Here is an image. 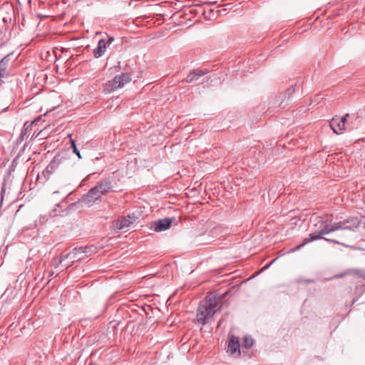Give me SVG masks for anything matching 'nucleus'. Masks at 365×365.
<instances>
[{
	"instance_id": "f257e3e1",
	"label": "nucleus",
	"mask_w": 365,
	"mask_h": 365,
	"mask_svg": "<svg viewBox=\"0 0 365 365\" xmlns=\"http://www.w3.org/2000/svg\"><path fill=\"white\" fill-rule=\"evenodd\" d=\"M220 299L212 294L207 295L204 300L200 302L197 310V322L205 325L215 314L220 311L218 307Z\"/></svg>"
},
{
	"instance_id": "f03ea898",
	"label": "nucleus",
	"mask_w": 365,
	"mask_h": 365,
	"mask_svg": "<svg viewBox=\"0 0 365 365\" xmlns=\"http://www.w3.org/2000/svg\"><path fill=\"white\" fill-rule=\"evenodd\" d=\"M112 182L109 179H105L91 188L86 195H83L82 200L85 203H91L100 199L102 195L112 191Z\"/></svg>"
},
{
	"instance_id": "7ed1b4c3",
	"label": "nucleus",
	"mask_w": 365,
	"mask_h": 365,
	"mask_svg": "<svg viewBox=\"0 0 365 365\" xmlns=\"http://www.w3.org/2000/svg\"><path fill=\"white\" fill-rule=\"evenodd\" d=\"M93 251L92 247H80L73 249L68 253L62 255L60 259V262L62 263L66 259H68L69 262L66 266L70 267L75 262H78L84 259L87 257L91 252Z\"/></svg>"
},
{
	"instance_id": "20e7f679",
	"label": "nucleus",
	"mask_w": 365,
	"mask_h": 365,
	"mask_svg": "<svg viewBox=\"0 0 365 365\" xmlns=\"http://www.w3.org/2000/svg\"><path fill=\"white\" fill-rule=\"evenodd\" d=\"M130 81V75L128 73H123L120 75L116 76L111 81H108L104 85V91L106 93H112L118 88H123Z\"/></svg>"
},
{
	"instance_id": "39448f33",
	"label": "nucleus",
	"mask_w": 365,
	"mask_h": 365,
	"mask_svg": "<svg viewBox=\"0 0 365 365\" xmlns=\"http://www.w3.org/2000/svg\"><path fill=\"white\" fill-rule=\"evenodd\" d=\"M138 219L139 214L136 215L135 213L120 217L113 222V227L117 230L129 229L138 222Z\"/></svg>"
},
{
	"instance_id": "423d86ee",
	"label": "nucleus",
	"mask_w": 365,
	"mask_h": 365,
	"mask_svg": "<svg viewBox=\"0 0 365 365\" xmlns=\"http://www.w3.org/2000/svg\"><path fill=\"white\" fill-rule=\"evenodd\" d=\"M350 117L349 113L345 114L342 117L335 116L329 122L330 127L333 132L337 135L341 134L347 129V118Z\"/></svg>"
},
{
	"instance_id": "0eeeda50",
	"label": "nucleus",
	"mask_w": 365,
	"mask_h": 365,
	"mask_svg": "<svg viewBox=\"0 0 365 365\" xmlns=\"http://www.w3.org/2000/svg\"><path fill=\"white\" fill-rule=\"evenodd\" d=\"M12 56L13 53H10L0 61V83H4V79L9 76Z\"/></svg>"
},
{
	"instance_id": "6e6552de",
	"label": "nucleus",
	"mask_w": 365,
	"mask_h": 365,
	"mask_svg": "<svg viewBox=\"0 0 365 365\" xmlns=\"http://www.w3.org/2000/svg\"><path fill=\"white\" fill-rule=\"evenodd\" d=\"M227 352L230 356L239 357L241 355L239 338L235 335H229Z\"/></svg>"
},
{
	"instance_id": "1a4fd4ad",
	"label": "nucleus",
	"mask_w": 365,
	"mask_h": 365,
	"mask_svg": "<svg viewBox=\"0 0 365 365\" xmlns=\"http://www.w3.org/2000/svg\"><path fill=\"white\" fill-rule=\"evenodd\" d=\"M210 72L207 69L197 68L191 71L187 77L182 81L187 83H190L197 81L200 77L206 75Z\"/></svg>"
},
{
	"instance_id": "9d476101",
	"label": "nucleus",
	"mask_w": 365,
	"mask_h": 365,
	"mask_svg": "<svg viewBox=\"0 0 365 365\" xmlns=\"http://www.w3.org/2000/svg\"><path fill=\"white\" fill-rule=\"evenodd\" d=\"M113 40V37H109L108 41L101 39L98 43L97 47L93 50V55L95 58H98L101 57L106 51L107 45L112 43Z\"/></svg>"
},
{
	"instance_id": "9b49d317",
	"label": "nucleus",
	"mask_w": 365,
	"mask_h": 365,
	"mask_svg": "<svg viewBox=\"0 0 365 365\" xmlns=\"http://www.w3.org/2000/svg\"><path fill=\"white\" fill-rule=\"evenodd\" d=\"M363 118V110H359L356 114H350V117L347 118V129L349 130L356 129L361 123V118Z\"/></svg>"
},
{
	"instance_id": "f8f14e48",
	"label": "nucleus",
	"mask_w": 365,
	"mask_h": 365,
	"mask_svg": "<svg viewBox=\"0 0 365 365\" xmlns=\"http://www.w3.org/2000/svg\"><path fill=\"white\" fill-rule=\"evenodd\" d=\"M296 87L297 84H294L288 88L284 93H281L274 103L281 106L283 103L289 101L292 98Z\"/></svg>"
},
{
	"instance_id": "ddd939ff",
	"label": "nucleus",
	"mask_w": 365,
	"mask_h": 365,
	"mask_svg": "<svg viewBox=\"0 0 365 365\" xmlns=\"http://www.w3.org/2000/svg\"><path fill=\"white\" fill-rule=\"evenodd\" d=\"M349 221L347 220H343L337 222H334L331 224V227L333 230V232L337 231V230H354V228H356L357 226L351 227V225H347V223Z\"/></svg>"
},
{
	"instance_id": "4468645a",
	"label": "nucleus",
	"mask_w": 365,
	"mask_h": 365,
	"mask_svg": "<svg viewBox=\"0 0 365 365\" xmlns=\"http://www.w3.org/2000/svg\"><path fill=\"white\" fill-rule=\"evenodd\" d=\"M60 164L61 158L58 156H55L47 165L45 171L49 174H52L58 168Z\"/></svg>"
},
{
	"instance_id": "2eb2a0df",
	"label": "nucleus",
	"mask_w": 365,
	"mask_h": 365,
	"mask_svg": "<svg viewBox=\"0 0 365 365\" xmlns=\"http://www.w3.org/2000/svg\"><path fill=\"white\" fill-rule=\"evenodd\" d=\"M174 220H175V217H165L161 219V231L168 230Z\"/></svg>"
},
{
	"instance_id": "dca6fc26",
	"label": "nucleus",
	"mask_w": 365,
	"mask_h": 365,
	"mask_svg": "<svg viewBox=\"0 0 365 365\" xmlns=\"http://www.w3.org/2000/svg\"><path fill=\"white\" fill-rule=\"evenodd\" d=\"M323 239V235L320 234L319 230L309 234V237L305 238V243H309L312 241Z\"/></svg>"
},
{
	"instance_id": "f3484780",
	"label": "nucleus",
	"mask_w": 365,
	"mask_h": 365,
	"mask_svg": "<svg viewBox=\"0 0 365 365\" xmlns=\"http://www.w3.org/2000/svg\"><path fill=\"white\" fill-rule=\"evenodd\" d=\"M255 343V340L251 336H245L242 341V347L246 349L251 348Z\"/></svg>"
},
{
	"instance_id": "a211bd4d",
	"label": "nucleus",
	"mask_w": 365,
	"mask_h": 365,
	"mask_svg": "<svg viewBox=\"0 0 365 365\" xmlns=\"http://www.w3.org/2000/svg\"><path fill=\"white\" fill-rule=\"evenodd\" d=\"M318 230L320 232V234L322 235L333 232V230L331 227V224L328 225V224L322 223V227Z\"/></svg>"
},
{
	"instance_id": "6ab92c4d",
	"label": "nucleus",
	"mask_w": 365,
	"mask_h": 365,
	"mask_svg": "<svg viewBox=\"0 0 365 365\" xmlns=\"http://www.w3.org/2000/svg\"><path fill=\"white\" fill-rule=\"evenodd\" d=\"M348 273L356 274L359 277L365 279V269H351L348 270Z\"/></svg>"
},
{
	"instance_id": "aec40b11",
	"label": "nucleus",
	"mask_w": 365,
	"mask_h": 365,
	"mask_svg": "<svg viewBox=\"0 0 365 365\" xmlns=\"http://www.w3.org/2000/svg\"><path fill=\"white\" fill-rule=\"evenodd\" d=\"M68 137L70 138V142L71 145V148H73V153L78 157L79 159L81 158V155L80 151L78 150L75 140L71 138V135L69 134Z\"/></svg>"
},
{
	"instance_id": "412c9836",
	"label": "nucleus",
	"mask_w": 365,
	"mask_h": 365,
	"mask_svg": "<svg viewBox=\"0 0 365 365\" xmlns=\"http://www.w3.org/2000/svg\"><path fill=\"white\" fill-rule=\"evenodd\" d=\"M315 282L313 279H299L298 282L299 283H304V284H309V283H314Z\"/></svg>"
},
{
	"instance_id": "4be33fe9",
	"label": "nucleus",
	"mask_w": 365,
	"mask_h": 365,
	"mask_svg": "<svg viewBox=\"0 0 365 365\" xmlns=\"http://www.w3.org/2000/svg\"><path fill=\"white\" fill-rule=\"evenodd\" d=\"M307 243H305V238L303 240L302 243L299 244L297 247L292 249V252H295L297 250H300L302 247H303L304 245H306Z\"/></svg>"
},
{
	"instance_id": "5701e85b",
	"label": "nucleus",
	"mask_w": 365,
	"mask_h": 365,
	"mask_svg": "<svg viewBox=\"0 0 365 365\" xmlns=\"http://www.w3.org/2000/svg\"><path fill=\"white\" fill-rule=\"evenodd\" d=\"M359 288H363V291H362V292L359 294V296L357 298H356V299H354L353 300V302H352V304H354V303L358 300V299H359V298L362 294H364V293H365V285L356 286V289H359Z\"/></svg>"
},
{
	"instance_id": "b1692460",
	"label": "nucleus",
	"mask_w": 365,
	"mask_h": 365,
	"mask_svg": "<svg viewBox=\"0 0 365 365\" xmlns=\"http://www.w3.org/2000/svg\"><path fill=\"white\" fill-rule=\"evenodd\" d=\"M275 191H276L275 185H271L269 187V192H268L269 195H272L273 197H274Z\"/></svg>"
},
{
	"instance_id": "393cba45",
	"label": "nucleus",
	"mask_w": 365,
	"mask_h": 365,
	"mask_svg": "<svg viewBox=\"0 0 365 365\" xmlns=\"http://www.w3.org/2000/svg\"><path fill=\"white\" fill-rule=\"evenodd\" d=\"M48 217L46 216V215H41L39 217V219L38 220V223L40 224H43L44 222H46L47 220H48Z\"/></svg>"
},
{
	"instance_id": "a878e982",
	"label": "nucleus",
	"mask_w": 365,
	"mask_h": 365,
	"mask_svg": "<svg viewBox=\"0 0 365 365\" xmlns=\"http://www.w3.org/2000/svg\"><path fill=\"white\" fill-rule=\"evenodd\" d=\"M38 252V251H36L34 249H31L29 251V257L28 260L32 259L33 257L36 255V253Z\"/></svg>"
},
{
	"instance_id": "bb28decb",
	"label": "nucleus",
	"mask_w": 365,
	"mask_h": 365,
	"mask_svg": "<svg viewBox=\"0 0 365 365\" xmlns=\"http://www.w3.org/2000/svg\"><path fill=\"white\" fill-rule=\"evenodd\" d=\"M339 245H341L342 246L346 247H350V248H351L353 250H360V248L358 247H354V246L349 245H346L345 243H342V242H339Z\"/></svg>"
},
{
	"instance_id": "cd10ccee",
	"label": "nucleus",
	"mask_w": 365,
	"mask_h": 365,
	"mask_svg": "<svg viewBox=\"0 0 365 365\" xmlns=\"http://www.w3.org/2000/svg\"><path fill=\"white\" fill-rule=\"evenodd\" d=\"M323 240L325 241H327V242H333L334 244H339V242L336 240L329 239V238H327V237H323Z\"/></svg>"
},
{
	"instance_id": "c85d7f7f",
	"label": "nucleus",
	"mask_w": 365,
	"mask_h": 365,
	"mask_svg": "<svg viewBox=\"0 0 365 365\" xmlns=\"http://www.w3.org/2000/svg\"><path fill=\"white\" fill-rule=\"evenodd\" d=\"M155 230L156 232H160V220L155 222Z\"/></svg>"
},
{
	"instance_id": "c756f323",
	"label": "nucleus",
	"mask_w": 365,
	"mask_h": 365,
	"mask_svg": "<svg viewBox=\"0 0 365 365\" xmlns=\"http://www.w3.org/2000/svg\"><path fill=\"white\" fill-rule=\"evenodd\" d=\"M346 274H350L349 273H348V271H346V272L344 273H341V274H336L333 277V278H340V277H342L344 276H345Z\"/></svg>"
},
{
	"instance_id": "7c9ffc66",
	"label": "nucleus",
	"mask_w": 365,
	"mask_h": 365,
	"mask_svg": "<svg viewBox=\"0 0 365 365\" xmlns=\"http://www.w3.org/2000/svg\"><path fill=\"white\" fill-rule=\"evenodd\" d=\"M5 190H6L5 184H4L2 185V187H1V199H3Z\"/></svg>"
},
{
	"instance_id": "2f4dec72",
	"label": "nucleus",
	"mask_w": 365,
	"mask_h": 365,
	"mask_svg": "<svg viewBox=\"0 0 365 365\" xmlns=\"http://www.w3.org/2000/svg\"><path fill=\"white\" fill-rule=\"evenodd\" d=\"M276 259H277V258H274V259H272V260L269 262V264H267V265H266L265 267H264V268H263V269H266V268L269 267L272 264H273V263H274V262Z\"/></svg>"
},
{
	"instance_id": "473e14b6",
	"label": "nucleus",
	"mask_w": 365,
	"mask_h": 365,
	"mask_svg": "<svg viewBox=\"0 0 365 365\" xmlns=\"http://www.w3.org/2000/svg\"><path fill=\"white\" fill-rule=\"evenodd\" d=\"M208 12L210 13V14L213 13L214 12V9H210L208 10Z\"/></svg>"
},
{
	"instance_id": "72a5a7b5",
	"label": "nucleus",
	"mask_w": 365,
	"mask_h": 365,
	"mask_svg": "<svg viewBox=\"0 0 365 365\" xmlns=\"http://www.w3.org/2000/svg\"><path fill=\"white\" fill-rule=\"evenodd\" d=\"M163 36H165V34H163V31H161V35H160V37L162 38V37H163Z\"/></svg>"
}]
</instances>
